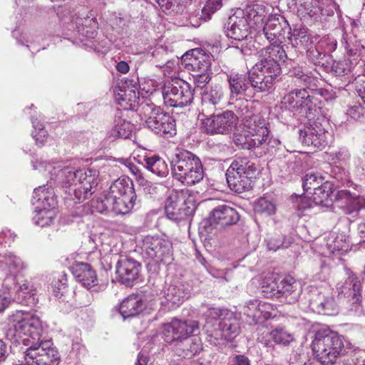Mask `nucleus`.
<instances>
[{
	"label": "nucleus",
	"mask_w": 365,
	"mask_h": 365,
	"mask_svg": "<svg viewBox=\"0 0 365 365\" xmlns=\"http://www.w3.org/2000/svg\"><path fill=\"white\" fill-rule=\"evenodd\" d=\"M42 331L41 322L38 317L29 312L16 311L9 317L6 337L14 343L21 341L29 347L41 341Z\"/></svg>",
	"instance_id": "f257e3e1"
},
{
	"label": "nucleus",
	"mask_w": 365,
	"mask_h": 365,
	"mask_svg": "<svg viewBox=\"0 0 365 365\" xmlns=\"http://www.w3.org/2000/svg\"><path fill=\"white\" fill-rule=\"evenodd\" d=\"M66 192L73 195V200L82 202L91 196L98 184V173L96 170L64 168L60 170Z\"/></svg>",
	"instance_id": "f03ea898"
},
{
	"label": "nucleus",
	"mask_w": 365,
	"mask_h": 365,
	"mask_svg": "<svg viewBox=\"0 0 365 365\" xmlns=\"http://www.w3.org/2000/svg\"><path fill=\"white\" fill-rule=\"evenodd\" d=\"M312 347L314 355L322 364H333L346 352L342 336L327 329L317 331Z\"/></svg>",
	"instance_id": "7ed1b4c3"
},
{
	"label": "nucleus",
	"mask_w": 365,
	"mask_h": 365,
	"mask_svg": "<svg viewBox=\"0 0 365 365\" xmlns=\"http://www.w3.org/2000/svg\"><path fill=\"white\" fill-rule=\"evenodd\" d=\"M173 178L185 185H193L204 177L200 158L191 152L184 150L175 155L171 162Z\"/></svg>",
	"instance_id": "20e7f679"
},
{
	"label": "nucleus",
	"mask_w": 365,
	"mask_h": 365,
	"mask_svg": "<svg viewBox=\"0 0 365 365\" xmlns=\"http://www.w3.org/2000/svg\"><path fill=\"white\" fill-rule=\"evenodd\" d=\"M256 171L255 163L247 158H237L226 172V179L230 188L242 193L252 187V178Z\"/></svg>",
	"instance_id": "39448f33"
},
{
	"label": "nucleus",
	"mask_w": 365,
	"mask_h": 365,
	"mask_svg": "<svg viewBox=\"0 0 365 365\" xmlns=\"http://www.w3.org/2000/svg\"><path fill=\"white\" fill-rule=\"evenodd\" d=\"M195 208V195L188 190L170 193L165 203L167 217L175 221L182 220L191 215Z\"/></svg>",
	"instance_id": "423d86ee"
},
{
	"label": "nucleus",
	"mask_w": 365,
	"mask_h": 365,
	"mask_svg": "<svg viewBox=\"0 0 365 365\" xmlns=\"http://www.w3.org/2000/svg\"><path fill=\"white\" fill-rule=\"evenodd\" d=\"M164 103L169 107L182 108L189 106L193 100V91L190 84L180 79H172L162 88Z\"/></svg>",
	"instance_id": "0eeeda50"
},
{
	"label": "nucleus",
	"mask_w": 365,
	"mask_h": 365,
	"mask_svg": "<svg viewBox=\"0 0 365 365\" xmlns=\"http://www.w3.org/2000/svg\"><path fill=\"white\" fill-rule=\"evenodd\" d=\"M140 110L145 119L146 125L155 133L172 135L175 132V120L153 103L141 104Z\"/></svg>",
	"instance_id": "6e6552de"
},
{
	"label": "nucleus",
	"mask_w": 365,
	"mask_h": 365,
	"mask_svg": "<svg viewBox=\"0 0 365 365\" xmlns=\"http://www.w3.org/2000/svg\"><path fill=\"white\" fill-rule=\"evenodd\" d=\"M34 195L42 207L35 211L34 222L41 227L52 224L56 217V200L51 190L39 187L34 190Z\"/></svg>",
	"instance_id": "1a4fd4ad"
},
{
	"label": "nucleus",
	"mask_w": 365,
	"mask_h": 365,
	"mask_svg": "<svg viewBox=\"0 0 365 365\" xmlns=\"http://www.w3.org/2000/svg\"><path fill=\"white\" fill-rule=\"evenodd\" d=\"M25 365H58V352L52 347L50 341L32 344L24 352Z\"/></svg>",
	"instance_id": "9d476101"
},
{
	"label": "nucleus",
	"mask_w": 365,
	"mask_h": 365,
	"mask_svg": "<svg viewBox=\"0 0 365 365\" xmlns=\"http://www.w3.org/2000/svg\"><path fill=\"white\" fill-rule=\"evenodd\" d=\"M241 113L240 117L245 121L246 126L249 129L248 133L259 140H262V143L264 144V150L270 151L271 148L279 144L280 142L279 140L269 136V130L267 128L268 123L260 115H251L247 106L241 110Z\"/></svg>",
	"instance_id": "9b49d317"
},
{
	"label": "nucleus",
	"mask_w": 365,
	"mask_h": 365,
	"mask_svg": "<svg viewBox=\"0 0 365 365\" xmlns=\"http://www.w3.org/2000/svg\"><path fill=\"white\" fill-rule=\"evenodd\" d=\"M279 73L275 63L267 67L257 62L249 75L251 87L257 92L269 91L272 89Z\"/></svg>",
	"instance_id": "f8f14e48"
},
{
	"label": "nucleus",
	"mask_w": 365,
	"mask_h": 365,
	"mask_svg": "<svg viewBox=\"0 0 365 365\" xmlns=\"http://www.w3.org/2000/svg\"><path fill=\"white\" fill-rule=\"evenodd\" d=\"M143 257L156 263L167 262L171 258V244L160 237L145 236L140 246Z\"/></svg>",
	"instance_id": "ddd939ff"
},
{
	"label": "nucleus",
	"mask_w": 365,
	"mask_h": 365,
	"mask_svg": "<svg viewBox=\"0 0 365 365\" xmlns=\"http://www.w3.org/2000/svg\"><path fill=\"white\" fill-rule=\"evenodd\" d=\"M238 117L230 110L212 115L202 122V128L207 134H227L236 126Z\"/></svg>",
	"instance_id": "4468645a"
},
{
	"label": "nucleus",
	"mask_w": 365,
	"mask_h": 365,
	"mask_svg": "<svg viewBox=\"0 0 365 365\" xmlns=\"http://www.w3.org/2000/svg\"><path fill=\"white\" fill-rule=\"evenodd\" d=\"M199 327L198 322L194 320L182 321L173 319L163 326V337L167 343H177L191 334Z\"/></svg>",
	"instance_id": "2eb2a0df"
},
{
	"label": "nucleus",
	"mask_w": 365,
	"mask_h": 365,
	"mask_svg": "<svg viewBox=\"0 0 365 365\" xmlns=\"http://www.w3.org/2000/svg\"><path fill=\"white\" fill-rule=\"evenodd\" d=\"M302 6L305 12L314 21H327L333 16L338 8L334 0H303Z\"/></svg>",
	"instance_id": "dca6fc26"
},
{
	"label": "nucleus",
	"mask_w": 365,
	"mask_h": 365,
	"mask_svg": "<svg viewBox=\"0 0 365 365\" xmlns=\"http://www.w3.org/2000/svg\"><path fill=\"white\" fill-rule=\"evenodd\" d=\"M272 11L271 5L262 1H255L249 4L243 12L251 27L259 29L264 26V23L270 16Z\"/></svg>",
	"instance_id": "f3484780"
},
{
	"label": "nucleus",
	"mask_w": 365,
	"mask_h": 365,
	"mask_svg": "<svg viewBox=\"0 0 365 365\" xmlns=\"http://www.w3.org/2000/svg\"><path fill=\"white\" fill-rule=\"evenodd\" d=\"M329 134L318 122H314L299 131V140L307 146L316 148H324L328 144Z\"/></svg>",
	"instance_id": "a211bd4d"
},
{
	"label": "nucleus",
	"mask_w": 365,
	"mask_h": 365,
	"mask_svg": "<svg viewBox=\"0 0 365 365\" xmlns=\"http://www.w3.org/2000/svg\"><path fill=\"white\" fill-rule=\"evenodd\" d=\"M115 267L119 282L126 287H133L140 276V264L134 259L121 257Z\"/></svg>",
	"instance_id": "6ab92c4d"
},
{
	"label": "nucleus",
	"mask_w": 365,
	"mask_h": 365,
	"mask_svg": "<svg viewBox=\"0 0 365 365\" xmlns=\"http://www.w3.org/2000/svg\"><path fill=\"white\" fill-rule=\"evenodd\" d=\"M252 29L247 19L245 18L242 10L237 11L230 16L225 29L226 36L235 41H243L250 34V29Z\"/></svg>",
	"instance_id": "aec40b11"
},
{
	"label": "nucleus",
	"mask_w": 365,
	"mask_h": 365,
	"mask_svg": "<svg viewBox=\"0 0 365 365\" xmlns=\"http://www.w3.org/2000/svg\"><path fill=\"white\" fill-rule=\"evenodd\" d=\"M272 309L271 304L253 299L244 306L243 314L247 317V322L250 325H255L270 318Z\"/></svg>",
	"instance_id": "412c9836"
},
{
	"label": "nucleus",
	"mask_w": 365,
	"mask_h": 365,
	"mask_svg": "<svg viewBox=\"0 0 365 365\" xmlns=\"http://www.w3.org/2000/svg\"><path fill=\"white\" fill-rule=\"evenodd\" d=\"M230 100H237L242 96H250V76L239 73H231L227 76Z\"/></svg>",
	"instance_id": "4be33fe9"
},
{
	"label": "nucleus",
	"mask_w": 365,
	"mask_h": 365,
	"mask_svg": "<svg viewBox=\"0 0 365 365\" xmlns=\"http://www.w3.org/2000/svg\"><path fill=\"white\" fill-rule=\"evenodd\" d=\"M218 329L213 331H220V336L226 340L235 338L240 331V320L236 314L229 310H224L222 317L217 323Z\"/></svg>",
	"instance_id": "5701e85b"
},
{
	"label": "nucleus",
	"mask_w": 365,
	"mask_h": 365,
	"mask_svg": "<svg viewBox=\"0 0 365 365\" xmlns=\"http://www.w3.org/2000/svg\"><path fill=\"white\" fill-rule=\"evenodd\" d=\"M336 288L339 296L352 299L353 304L358 303L361 299V282L353 273L349 274L344 280L338 282Z\"/></svg>",
	"instance_id": "b1692460"
},
{
	"label": "nucleus",
	"mask_w": 365,
	"mask_h": 365,
	"mask_svg": "<svg viewBox=\"0 0 365 365\" xmlns=\"http://www.w3.org/2000/svg\"><path fill=\"white\" fill-rule=\"evenodd\" d=\"M287 58L286 52L283 47L277 43V41H272V43L262 48L260 51L259 56V63L269 67V64L277 65L278 72L280 73V66L279 61H284Z\"/></svg>",
	"instance_id": "393cba45"
},
{
	"label": "nucleus",
	"mask_w": 365,
	"mask_h": 365,
	"mask_svg": "<svg viewBox=\"0 0 365 365\" xmlns=\"http://www.w3.org/2000/svg\"><path fill=\"white\" fill-rule=\"evenodd\" d=\"M314 97L306 88L296 89L284 97V103L297 110L311 109Z\"/></svg>",
	"instance_id": "a878e982"
},
{
	"label": "nucleus",
	"mask_w": 365,
	"mask_h": 365,
	"mask_svg": "<svg viewBox=\"0 0 365 365\" xmlns=\"http://www.w3.org/2000/svg\"><path fill=\"white\" fill-rule=\"evenodd\" d=\"M239 219L240 215L235 209L227 205L214 208L210 216L211 222L221 227L236 224Z\"/></svg>",
	"instance_id": "bb28decb"
},
{
	"label": "nucleus",
	"mask_w": 365,
	"mask_h": 365,
	"mask_svg": "<svg viewBox=\"0 0 365 365\" xmlns=\"http://www.w3.org/2000/svg\"><path fill=\"white\" fill-rule=\"evenodd\" d=\"M163 297L170 308L179 307L190 296V292L181 283L167 285L163 292Z\"/></svg>",
	"instance_id": "cd10ccee"
},
{
	"label": "nucleus",
	"mask_w": 365,
	"mask_h": 365,
	"mask_svg": "<svg viewBox=\"0 0 365 365\" xmlns=\"http://www.w3.org/2000/svg\"><path fill=\"white\" fill-rule=\"evenodd\" d=\"M9 287L13 293L12 300L26 305L34 303L36 291L29 282L15 283L14 279Z\"/></svg>",
	"instance_id": "c85d7f7f"
},
{
	"label": "nucleus",
	"mask_w": 365,
	"mask_h": 365,
	"mask_svg": "<svg viewBox=\"0 0 365 365\" xmlns=\"http://www.w3.org/2000/svg\"><path fill=\"white\" fill-rule=\"evenodd\" d=\"M71 271L76 279L87 289H91L98 284L96 271L88 263H76L71 267Z\"/></svg>",
	"instance_id": "c756f323"
},
{
	"label": "nucleus",
	"mask_w": 365,
	"mask_h": 365,
	"mask_svg": "<svg viewBox=\"0 0 365 365\" xmlns=\"http://www.w3.org/2000/svg\"><path fill=\"white\" fill-rule=\"evenodd\" d=\"M336 199L337 202H341L340 206L344 208L346 214H351L365 208V197L360 195H354L348 190L337 191Z\"/></svg>",
	"instance_id": "7c9ffc66"
},
{
	"label": "nucleus",
	"mask_w": 365,
	"mask_h": 365,
	"mask_svg": "<svg viewBox=\"0 0 365 365\" xmlns=\"http://www.w3.org/2000/svg\"><path fill=\"white\" fill-rule=\"evenodd\" d=\"M279 294L277 297H284L287 304H295L301 294L299 283L293 277H287L279 281Z\"/></svg>",
	"instance_id": "2f4dec72"
},
{
	"label": "nucleus",
	"mask_w": 365,
	"mask_h": 365,
	"mask_svg": "<svg viewBox=\"0 0 365 365\" xmlns=\"http://www.w3.org/2000/svg\"><path fill=\"white\" fill-rule=\"evenodd\" d=\"M202 350V343L199 337L190 336L175 344V351L181 357L190 359Z\"/></svg>",
	"instance_id": "473e14b6"
},
{
	"label": "nucleus",
	"mask_w": 365,
	"mask_h": 365,
	"mask_svg": "<svg viewBox=\"0 0 365 365\" xmlns=\"http://www.w3.org/2000/svg\"><path fill=\"white\" fill-rule=\"evenodd\" d=\"M186 56H190L188 64L195 72L211 71L212 57L202 49H193L190 51V53H187Z\"/></svg>",
	"instance_id": "72a5a7b5"
},
{
	"label": "nucleus",
	"mask_w": 365,
	"mask_h": 365,
	"mask_svg": "<svg viewBox=\"0 0 365 365\" xmlns=\"http://www.w3.org/2000/svg\"><path fill=\"white\" fill-rule=\"evenodd\" d=\"M145 307V302L140 295L131 294L122 302L120 313L125 319L134 317L140 314Z\"/></svg>",
	"instance_id": "f704fd0d"
},
{
	"label": "nucleus",
	"mask_w": 365,
	"mask_h": 365,
	"mask_svg": "<svg viewBox=\"0 0 365 365\" xmlns=\"http://www.w3.org/2000/svg\"><path fill=\"white\" fill-rule=\"evenodd\" d=\"M336 193H334L332 184L328 181L322 183L314 190L313 202L316 205L329 207L336 199Z\"/></svg>",
	"instance_id": "c9c22d12"
},
{
	"label": "nucleus",
	"mask_w": 365,
	"mask_h": 365,
	"mask_svg": "<svg viewBox=\"0 0 365 365\" xmlns=\"http://www.w3.org/2000/svg\"><path fill=\"white\" fill-rule=\"evenodd\" d=\"M309 306L314 312L320 314L334 315L337 312V306L332 296L319 295L310 301Z\"/></svg>",
	"instance_id": "e433bc0d"
},
{
	"label": "nucleus",
	"mask_w": 365,
	"mask_h": 365,
	"mask_svg": "<svg viewBox=\"0 0 365 365\" xmlns=\"http://www.w3.org/2000/svg\"><path fill=\"white\" fill-rule=\"evenodd\" d=\"M224 97V93L221 86H215L207 88L202 96V111L212 110L221 103Z\"/></svg>",
	"instance_id": "4c0bfd02"
},
{
	"label": "nucleus",
	"mask_w": 365,
	"mask_h": 365,
	"mask_svg": "<svg viewBox=\"0 0 365 365\" xmlns=\"http://www.w3.org/2000/svg\"><path fill=\"white\" fill-rule=\"evenodd\" d=\"M134 192L133 181L129 178L120 177L111 184L108 194L111 198H116Z\"/></svg>",
	"instance_id": "58836bf2"
},
{
	"label": "nucleus",
	"mask_w": 365,
	"mask_h": 365,
	"mask_svg": "<svg viewBox=\"0 0 365 365\" xmlns=\"http://www.w3.org/2000/svg\"><path fill=\"white\" fill-rule=\"evenodd\" d=\"M133 130V125L130 122L120 117H116L114 125L108 134L112 140L115 138L127 139L131 136Z\"/></svg>",
	"instance_id": "ea45409f"
},
{
	"label": "nucleus",
	"mask_w": 365,
	"mask_h": 365,
	"mask_svg": "<svg viewBox=\"0 0 365 365\" xmlns=\"http://www.w3.org/2000/svg\"><path fill=\"white\" fill-rule=\"evenodd\" d=\"M281 20L283 21L282 17H269L264 23V26H262L261 29L269 41H278L279 37L283 34Z\"/></svg>",
	"instance_id": "a19ab883"
},
{
	"label": "nucleus",
	"mask_w": 365,
	"mask_h": 365,
	"mask_svg": "<svg viewBox=\"0 0 365 365\" xmlns=\"http://www.w3.org/2000/svg\"><path fill=\"white\" fill-rule=\"evenodd\" d=\"M136 200L135 193H129L128 195L112 198V210L117 214L125 215L130 212L134 207Z\"/></svg>",
	"instance_id": "79ce46f5"
},
{
	"label": "nucleus",
	"mask_w": 365,
	"mask_h": 365,
	"mask_svg": "<svg viewBox=\"0 0 365 365\" xmlns=\"http://www.w3.org/2000/svg\"><path fill=\"white\" fill-rule=\"evenodd\" d=\"M145 167L158 176L165 177L169 173L167 163L158 155L148 157L145 159Z\"/></svg>",
	"instance_id": "37998d69"
},
{
	"label": "nucleus",
	"mask_w": 365,
	"mask_h": 365,
	"mask_svg": "<svg viewBox=\"0 0 365 365\" xmlns=\"http://www.w3.org/2000/svg\"><path fill=\"white\" fill-rule=\"evenodd\" d=\"M233 140L237 146L242 149L250 150L254 148H262L264 149L263 139L259 140L250 133L247 135L237 134L234 136Z\"/></svg>",
	"instance_id": "c03bdc74"
},
{
	"label": "nucleus",
	"mask_w": 365,
	"mask_h": 365,
	"mask_svg": "<svg viewBox=\"0 0 365 365\" xmlns=\"http://www.w3.org/2000/svg\"><path fill=\"white\" fill-rule=\"evenodd\" d=\"M344 43L347 53L350 56H355L364 50L361 41L354 34H345Z\"/></svg>",
	"instance_id": "a18cd8bd"
},
{
	"label": "nucleus",
	"mask_w": 365,
	"mask_h": 365,
	"mask_svg": "<svg viewBox=\"0 0 365 365\" xmlns=\"http://www.w3.org/2000/svg\"><path fill=\"white\" fill-rule=\"evenodd\" d=\"M98 24L94 19H86L77 26L78 32L88 38H93L97 34Z\"/></svg>",
	"instance_id": "49530a36"
},
{
	"label": "nucleus",
	"mask_w": 365,
	"mask_h": 365,
	"mask_svg": "<svg viewBox=\"0 0 365 365\" xmlns=\"http://www.w3.org/2000/svg\"><path fill=\"white\" fill-rule=\"evenodd\" d=\"M324 182V178L320 174L312 171L306 173L303 178L302 187L304 191L308 192L316 190Z\"/></svg>",
	"instance_id": "de8ad7c7"
},
{
	"label": "nucleus",
	"mask_w": 365,
	"mask_h": 365,
	"mask_svg": "<svg viewBox=\"0 0 365 365\" xmlns=\"http://www.w3.org/2000/svg\"><path fill=\"white\" fill-rule=\"evenodd\" d=\"M222 6V0H205L201 10L200 19L207 21L211 19L212 15Z\"/></svg>",
	"instance_id": "09e8293b"
},
{
	"label": "nucleus",
	"mask_w": 365,
	"mask_h": 365,
	"mask_svg": "<svg viewBox=\"0 0 365 365\" xmlns=\"http://www.w3.org/2000/svg\"><path fill=\"white\" fill-rule=\"evenodd\" d=\"M254 210L256 213L272 215L276 212V205L270 200L266 197H260L254 205Z\"/></svg>",
	"instance_id": "8fccbe9b"
},
{
	"label": "nucleus",
	"mask_w": 365,
	"mask_h": 365,
	"mask_svg": "<svg viewBox=\"0 0 365 365\" xmlns=\"http://www.w3.org/2000/svg\"><path fill=\"white\" fill-rule=\"evenodd\" d=\"M91 207L93 211L102 214L106 213L110 210H112V198L108 193L103 195L96 200H92Z\"/></svg>",
	"instance_id": "3c124183"
},
{
	"label": "nucleus",
	"mask_w": 365,
	"mask_h": 365,
	"mask_svg": "<svg viewBox=\"0 0 365 365\" xmlns=\"http://www.w3.org/2000/svg\"><path fill=\"white\" fill-rule=\"evenodd\" d=\"M10 281L14 284V278L10 277L4 280L3 289L0 290V312H3L11 303L13 293L10 289Z\"/></svg>",
	"instance_id": "603ef678"
},
{
	"label": "nucleus",
	"mask_w": 365,
	"mask_h": 365,
	"mask_svg": "<svg viewBox=\"0 0 365 365\" xmlns=\"http://www.w3.org/2000/svg\"><path fill=\"white\" fill-rule=\"evenodd\" d=\"M224 310L216 307L207 308V311L204 313L205 327L207 329V331L212 333V330L210 329L212 328L217 321L218 322L220 321Z\"/></svg>",
	"instance_id": "864d4df0"
},
{
	"label": "nucleus",
	"mask_w": 365,
	"mask_h": 365,
	"mask_svg": "<svg viewBox=\"0 0 365 365\" xmlns=\"http://www.w3.org/2000/svg\"><path fill=\"white\" fill-rule=\"evenodd\" d=\"M272 336L274 342L282 346H288L294 340L293 334L284 327H276L272 329Z\"/></svg>",
	"instance_id": "5fc2aeb1"
},
{
	"label": "nucleus",
	"mask_w": 365,
	"mask_h": 365,
	"mask_svg": "<svg viewBox=\"0 0 365 365\" xmlns=\"http://www.w3.org/2000/svg\"><path fill=\"white\" fill-rule=\"evenodd\" d=\"M279 281L273 277H266L262 283V292L266 297H278Z\"/></svg>",
	"instance_id": "6e6d98bb"
},
{
	"label": "nucleus",
	"mask_w": 365,
	"mask_h": 365,
	"mask_svg": "<svg viewBox=\"0 0 365 365\" xmlns=\"http://www.w3.org/2000/svg\"><path fill=\"white\" fill-rule=\"evenodd\" d=\"M32 123L35 129L34 137L36 139V142L39 146H42L47 140V132L44 130L43 124L37 120H32Z\"/></svg>",
	"instance_id": "4d7b16f0"
},
{
	"label": "nucleus",
	"mask_w": 365,
	"mask_h": 365,
	"mask_svg": "<svg viewBox=\"0 0 365 365\" xmlns=\"http://www.w3.org/2000/svg\"><path fill=\"white\" fill-rule=\"evenodd\" d=\"M257 340L264 347L273 348L274 336H272V330L268 331L264 328L259 329Z\"/></svg>",
	"instance_id": "13d9d810"
},
{
	"label": "nucleus",
	"mask_w": 365,
	"mask_h": 365,
	"mask_svg": "<svg viewBox=\"0 0 365 365\" xmlns=\"http://www.w3.org/2000/svg\"><path fill=\"white\" fill-rule=\"evenodd\" d=\"M194 82L197 88H204L211 80V71L196 72L193 75Z\"/></svg>",
	"instance_id": "bf43d9fd"
},
{
	"label": "nucleus",
	"mask_w": 365,
	"mask_h": 365,
	"mask_svg": "<svg viewBox=\"0 0 365 365\" xmlns=\"http://www.w3.org/2000/svg\"><path fill=\"white\" fill-rule=\"evenodd\" d=\"M364 108L359 103H355L348 109L346 114L351 118L359 120L364 116Z\"/></svg>",
	"instance_id": "052dcab7"
},
{
	"label": "nucleus",
	"mask_w": 365,
	"mask_h": 365,
	"mask_svg": "<svg viewBox=\"0 0 365 365\" xmlns=\"http://www.w3.org/2000/svg\"><path fill=\"white\" fill-rule=\"evenodd\" d=\"M7 264L11 268V271L16 272L24 267V264L21 258L16 256H9L7 259Z\"/></svg>",
	"instance_id": "680f3d73"
},
{
	"label": "nucleus",
	"mask_w": 365,
	"mask_h": 365,
	"mask_svg": "<svg viewBox=\"0 0 365 365\" xmlns=\"http://www.w3.org/2000/svg\"><path fill=\"white\" fill-rule=\"evenodd\" d=\"M296 203L297 209L302 211L312 207V205H314L313 199L311 200L309 197L305 195L296 197Z\"/></svg>",
	"instance_id": "e2e57ef3"
},
{
	"label": "nucleus",
	"mask_w": 365,
	"mask_h": 365,
	"mask_svg": "<svg viewBox=\"0 0 365 365\" xmlns=\"http://www.w3.org/2000/svg\"><path fill=\"white\" fill-rule=\"evenodd\" d=\"M282 247H284V241L280 235L274 236L267 241V247L269 250L276 251Z\"/></svg>",
	"instance_id": "0e129e2a"
},
{
	"label": "nucleus",
	"mask_w": 365,
	"mask_h": 365,
	"mask_svg": "<svg viewBox=\"0 0 365 365\" xmlns=\"http://www.w3.org/2000/svg\"><path fill=\"white\" fill-rule=\"evenodd\" d=\"M331 69L335 75L339 76L346 73L349 71L348 65L345 61L334 62L331 66Z\"/></svg>",
	"instance_id": "69168bd1"
},
{
	"label": "nucleus",
	"mask_w": 365,
	"mask_h": 365,
	"mask_svg": "<svg viewBox=\"0 0 365 365\" xmlns=\"http://www.w3.org/2000/svg\"><path fill=\"white\" fill-rule=\"evenodd\" d=\"M156 1L163 10L171 11H174L179 4V0H156Z\"/></svg>",
	"instance_id": "338daca9"
},
{
	"label": "nucleus",
	"mask_w": 365,
	"mask_h": 365,
	"mask_svg": "<svg viewBox=\"0 0 365 365\" xmlns=\"http://www.w3.org/2000/svg\"><path fill=\"white\" fill-rule=\"evenodd\" d=\"M295 43L301 47H308L309 44L311 43L309 36L304 32H299L297 35H294Z\"/></svg>",
	"instance_id": "774afa93"
}]
</instances>
